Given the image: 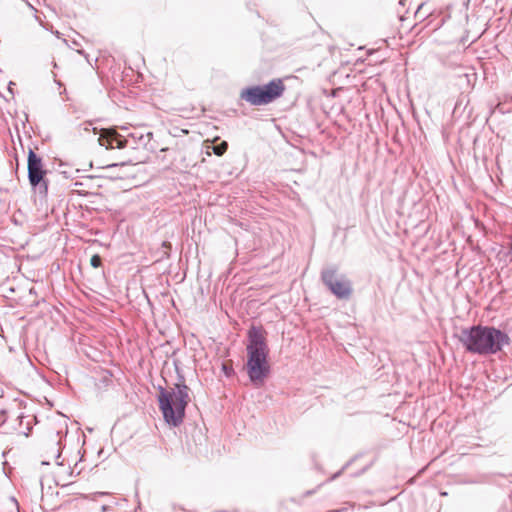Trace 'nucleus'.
Instances as JSON below:
<instances>
[{
    "instance_id": "f257e3e1",
    "label": "nucleus",
    "mask_w": 512,
    "mask_h": 512,
    "mask_svg": "<svg viewBox=\"0 0 512 512\" xmlns=\"http://www.w3.org/2000/svg\"><path fill=\"white\" fill-rule=\"evenodd\" d=\"M247 361L245 370L249 380L255 387H261L270 374L268 362L269 348L265 331L261 327L252 326L248 330Z\"/></svg>"
},
{
    "instance_id": "f03ea898",
    "label": "nucleus",
    "mask_w": 512,
    "mask_h": 512,
    "mask_svg": "<svg viewBox=\"0 0 512 512\" xmlns=\"http://www.w3.org/2000/svg\"><path fill=\"white\" fill-rule=\"evenodd\" d=\"M459 340L468 352L488 355L500 351L510 339L495 327L474 325L462 329Z\"/></svg>"
},
{
    "instance_id": "7ed1b4c3",
    "label": "nucleus",
    "mask_w": 512,
    "mask_h": 512,
    "mask_svg": "<svg viewBox=\"0 0 512 512\" xmlns=\"http://www.w3.org/2000/svg\"><path fill=\"white\" fill-rule=\"evenodd\" d=\"M190 388L180 381L173 387H158V405L164 421L171 427H179L185 418L186 408L191 401Z\"/></svg>"
},
{
    "instance_id": "20e7f679",
    "label": "nucleus",
    "mask_w": 512,
    "mask_h": 512,
    "mask_svg": "<svg viewBox=\"0 0 512 512\" xmlns=\"http://www.w3.org/2000/svg\"><path fill=\"white\" fill-rule=\"evenodd\" d=\"M93 136L100 146L106 149H122L126 146L132 149L140 147L155 151L159 146L152 142V132L147 130H133L127 137L120 135L118 130H92Z\"/></svg>"
},
{
    "instance_id": "39448f33",
    "label": "nucleus",
    "mask_w": 512,
    "mask_h": 512,
    "mask_svg": "<svg viewBox=\"0 0 512 512\" xmlns=\"http://www.w3.org/2000/svg\"><path fill=\"white\" fill-rule=\"evenodd\" d=\"M285 86L281 79H273L265 85H256L242 89L240 98L251 105L261 106L273 102L282 96Z\"/></svg>"
},
{
    "instance_id": "423d86ee",
    "label": "nucleus",
    "mask_w": 512,
    "mask_h": 512,
    "mask_svg": "<svg viewBox=\"0 0 512 512\" xmlns=\"http://www.w3.org/2000/svg\"><path fill=\"white\" fill-rule=\"evenodd\" d=\"M27 171L29 184L33 191L40 198H45L48 193L47 170L44 168L42 158L35 153L33 148L28 150Z\"/></svg>"
},
{
    "instance_id": "0eeeda50",
    "label": "nucleus",
    "mask_w": 512,
    "mask_h": 512,
    "mask_svg": "<svg viewBox=\"0 0 512 512\" xmlns=\"http://www.w3.org/2000/svg\"><path fill=\"white\" fill-rule=\"evenodd\" d=\"M321 280L329 291L339 299H348L352 294L351 282L345 275L339 274L335 267L323 269Z\"/></svg>"
},
{
    "instance_id": "6e6552de",
    "label": "nucleus",
    "mask_w": 512,
    "mask_h": 512,
    "mask_svg": "<svg viewBox=\"0 0 512 512\" xmlns=\"http://www.w3.org/2000/svg\"><path fill=\"white\" fill-rule=\"evenodd\" d=\"M282 137L293 147L299 148L302 140L306 137L305 135L296 134L294 130H278Z\"/></svg>"
},
{
    "instance_id": "1a4fd4ad",
    "label": "nucleus",
    "mask_w": 512,
    "mask_h": 512,
    "mask_svg": "<svg viewBox=\"0 0 512 512\" xmlns=\"http://www.w3.org/2000/svg\"><path fill=\"white\" fill-rule=\"evenodd\" d=\"M171 247H172V245L170 242L164 241L161 245V249L159 251V257L157 260H162L164 258H168L170 255Z\"/></svg>"
},
{
    "instance_id": "9d476101",
    "label": "nucleus",
    "mask_w": 512,
    "mask_h": 512,
    "mask_svg": "<svg viewBox=\"0 0 512 512\" xmlns=\"http://www.w3.org/2000/svg\"><path fill=\"white\" fill-rule=\"evenodd\" d=\"M227 148H228L227 142L223 141L220 144L213 146V152L216 155L221 156L226 152Z\"/></svg>"
},
{
    "instance_id": "9b49d317",
    "label": "nucleus",
    "mask_w": 512,
    "mask_h": 512,
    "mask_svg": "<svg viewBox=\"0 0 512 512\" xmlns=\"http://www.w3.org/2000/svg\"><path fill=\"white\" fill-rule=\"evenodd\" d=\"M90 264L94 268H99L102 265V258L98 254H94L90 259Z\"/></svg>"
},
{
    "instance_id": "f8f14e48",
    "label": "nucleus",
    "mask_w": 512,
    "mask_h": 512,
    "mask_svg": "<svg viewBox=\"0 0 512 512\" xmlns=\"http://www.w3.org/2000/svg\"><path fill=\"white\" fill-rule=\"evenodd\" d=\"M7 505H8V512H19L18 502L14 498L9 499Z\"/></svg>"
},
{
    "instance_id": "ddd939ff",
    "label": "nucleus",
    "mask_w": 512,
    "mask_h": 512,
    "mask_svg": "<svg viewBox=\"0 0 512 512\" xmlns=\"http://www.w3.org/2000/svg\"><path fill=\"white\" fill-rule=\"evenodd\" d=\"M222 369L225 375L228 377L234 372L232 366H228L227 364H223Z\"/></svg>"
},
{
    "instance_id": "4468645a",
    "label": "nucleus",
    "mask_w": 512,
    "mask_h": 512,
    "mask_svg": "<svg viewBox=\"0 0 512 512\" xmlns=\"http://www.w3.org/2000/svg\"><path fill=\"white\" fill-rule=\"evenodd\" d=\"M109 128H121V129H124L126 128L125 126H117V125H113V126H110Z\"/></svg>"
},
{
    "instance_id": "2eb2a0df",
    "label": "nucleus",
    "mask_w": 512,
    "mask_h": 512,
    "mask_svg": "<svg viewBox=\"0 0 512 512\" xmlns=\"http://www.w3.org/2000/svg\"><path fill=\"white\" fill-rule=\"evenodd\" d=\"M184 135H187L189 133L190 130L188 129H185V130H180Z\"/></svg>"
},
{
    "instance_id": "dca6fc26",
    "label": "nucleus",
    "mask_w": 512,
    "mask_h": 512,
    "mask_svg": "<svg viewBox=\"0 0 512 512\" xmlns=\"http://www.w3.org/2000/svg\"><path fill=\"white\" fill-rule=\"evenodd\" d=\"M107 509H108V506H106V505H103V506L101 507L102 512H105Z\"/></svg>"
},
{
    "instance_id": "f3484780",
    "label": "nucleus",
    "mask_w": 512,
    "mask_h": 512,
    "mask_svg": "<svg viewBox=\"0 0 512 512\" xmlns=\"http://www.w3.org/2000/svg\"><path fill=\"white\" fill-rule=\"evenodd\" d=\"M77 53H79L80 55H85L84 50H77Z\"/></svg>"
},
{
    "instance_id": "a211bd4d",
    "label": "nucleus",
    "mask_w": 512,
    "mask_h": 512,
    "mask_svg": "<svg viewBox=\"0 0 512 512\" xmlns=\"http://www.w3.org/2000/svg\"><path fill=\"white\" fill-rule=\"evenodd\" d=\"M19 131H20L19 129H16L17 136H18L19 140L21 141V137L19 135Z\"/></svg>"
},
{
    "instance_id": "6ab92c4d",
    "label": "nucleus",
    "mask_w": 512,
    "mask_h": 512,
    "mask_svg": "<svg viewBox=\"0 0 512 512\" xmlns=\"http://www.w3.org/2000/svg\"><path fill=\"white\" fill-rule=\"evenodd\" d=\"M350 462L346 463L342 470H344L347 466H349Z\"/></svg>"
},
{
    "instance_id": "aec40b11",
    "label": "nucleus",
    "mask_w": 512,
    "mask_h": 512,
    "mask_svg": "<svg viewBox=\"0 0 512 512\" xmlns=\"http://www.w3.org/2000/svg\"><path fill=\"white\" fill-rule=\"evenodd\" d=\"M327 512H340V510H330V511H327Z\"/></svg>"
},
{
    "instance_id": "412c9836",
    "label": "nucleus",
    "mask_w": 512,
    "mask_h": 512,
    "mask_svg": "<svg viewBox=\"0 0 512 512\" xmlns=\"http://www.w3.org/2000/svg\"><path fill=\"white\" fill-rule=\"evenodd\" d=\"M340 473H341V471H340V472H338L337 474H335V475H334V478L338 477V475H339Z\"/></svg>"
}]
</instances>
